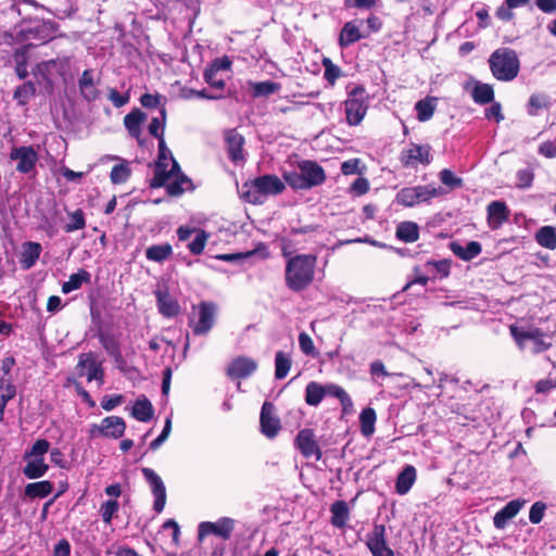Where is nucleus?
<instances>
[{"label":"nucleus","mask_w":556,"mask_h":556,"mask_svg":"<svg viewBox=\"0 0 556 556\" xmlns=\"http://www.w3.org/2000/svg\"><path fill=\"white\" fill-rule=\"evenodd\" d=\"M193 240L188 244V249L192 254L199 255L203 252L208 235L203 229H198Z\"/></svg>","instance_id":"3c124183"},{"label":"nucleus","mask_w":556,"mask_h":556,"mask_svg":"<svg viewBox=\"0 0 556 556\" xmlns=\"http://www.w3.org/2000/svg\"><path fill=\"white\" fill-rule=\"evenodd\" d=\"M323 65L325 67V73H324L325 78L331 85H333L336 83V80L340 77L341 70L337 65H334L331 62V60H329V59H324L323 60Z\"/></svg>","instance_id":"680f3d73"},{"label":"nucleus","mask_w":556,"mask_h":556,"mask_svg":"<svg viewBox=\"0 0 556 556\" xmlns=\"http://www.w3.org/2000/svg\"><path fill=\"white\" fill-rule=\"evenodd\" d=\"M489 66L493 77L500 81L514 80L520 71V60L515 50L498 48L489 58Z\"/></svg>","instance_id":"7ed1b4c3"},{"label":"nucleus","mask_w":556,"mask_h":556,"mask_svg":"<svg viewBox=\"0 0 556 556\" xmlns=\"http://www.w3.org/2000/svg\"><path fill=\"white\" fill-rule=\"evenodd\" d=\"M366 546L372 556H395L387 543V529L383 525L376 523L367 533Z\"/></svg>","instance_id":"2eb2a0df"},{"label":"nucleus","mask_w":556,"mask_h":556,"mask_svg":"<svg viewBox=\"0 0 556 556\" xmlns=\"http://www.w3.org/2000/svg\"><path fill=\"white\" fill-rule=\"evenodd\" d=\"M370 375L372 376V378H379V377H389V376H399V377H402L404 376L403 374L399 372V374H391L389 371H387L383 363L381 361H375L370 364Z\"/></svg>","instance_id":"338daca9"},{"label":"nucleus","mask_w":556,"mask_h":556,"mask_svg":"<svg viewBox=\"0 0 556 556\" xmlns=\"http://www.w3.org/2000/svg\"><path fill=\"white\" fill-rule=\"evenodd\" d=\"M53 491V484L48 480L28 483L25 486V495L30 498H43L50 495Z\"/></svg>","instance_id":"72a5a7b5"},{"label":"nucleus","mask_w":556,"mask_h":556,"mask_svg":"<svg viewBox=\"0 0 556 556\" xmlns=\"http://www.w3.org/2000/svg\"><path fill=\"white\" fill-rule=\"evenodd\" d=\"M331 523L337 528H343L349 520V507L344 501H337L331 505Z\"/></svg>","instance_id":"473e14b6"},{"label":"nucleus","mask_w":556,"mask_h":556,"mask_svg":"<svg viewBox=\"0 0 556 556\" xmlns=\"http://www.w3.org/2000/svg\"><path fill=\"white\" fill-rule=\"evenodd\" d=\"M78 88L84 99L93 101L98 98L92 70H85L78 79Z\"/></svg>","instance_id":"a878e982"},{"label":"nucleus","mask_w":556,"mask_h":556,"mask_svg":"<svg viewBox=\"0 0 556 556\" xmlns=\"http://www.w3.org/2000/svg\"><path fill=\"white\" fill-rule=\"evenodd\" d=\"M548 98L545 94L533 93L528 102V113L531 116L538 114L539 110L545 109L548 106Z\"/></svg>","instance_id":"603ef678"},{"label":"nucleus","mask_w":556,"mask_h":556,"mask_svg":"<svg viewBox=\"0 0 556 556\" xmlns=\"http://www.w3.org/2000/svg\"><path fill=\"white\" fill-rule=\"evenodd\" d=\"M56 64H58L56 60H49V61L41 62L36 65L35 70H34V75L36 77H41L43 80L49 81L50 80V78H49L50 71L52 68H54L56 66Z\"/></svg>","instance_id":"bf43d9fd"},{"label":"nucleus","mask_w":556,"mask_h":556,"mask_svg":"<svg viewBox=\"0 0 556 556\" xmlns=\"http://www.w3.org/2000/svg\"><path fill=\"white\" fill-rule=\"evenodd\" d=\"M286 182L296 190L311 189L325 182L326 174L324 168L313 161H302L298 169L283 174Z\"/></svg>","instance_id":"20e7f679"},{"label":"nucleus","mask_w":556,"mask_h":556,"mask_svg":"<svg viewBox=\"0 0 556 556\" xmlns=\"http://www.w3.org/2000/svg\"><path fill=\"white\" fill-rule=\"evenodd\" d=\"M538 152L539 154L543 155L546 159L556 157V141L548 140L542 142L539 146Z\"/></svg>","instance_id":"774afa93"},{"label":"nucleus","mask_w":556,"mask_h":556,"mask_svg":"<svg viewBox=\"0 0 556 556\" xmlns=\"http://www.w3.org/2000/svg\"><path fill=\"white\" fill-rule=\"evenodd\" d=\"M299 345H300L301 351L305 355L312 356V357L317 356L318 352L314 345V342H313L312 338L306 332H301L299 334Z\"/></svg>","instance_id":"6e6d98bb"},{"label":"nucleus","mask_w":556,"mask_h":556,"mask_svg":"<svg viewBox=\"0 0 556 556\" xmlns=\"http://www.w3.org/2000/svg\"><path fill=\"white\" fill-rule=\"evenodd\" d=\"M396 238L403 242L412 243L419 238V227L414 222H403L396 227Z\"/></svg>","instance_id":"2f4dec72"},{"label":"nucleus","mask_w":556,"mask_h":556,"mask_svg":"<svg viewBox=\"0 0 556 556\" xmlns=\"http://www.w3.org/2000/svg\"><path fill=\"white\" fill-rule=\"evenodd\" d=\"M257 368V363L245 356L235 358L227 368L229 377L235 379L247 378L252 375Z\"/></svg>","instance_id":"aec40b11"},{"label":"nucleus","mask_w":556,"mask_h":556,"mask_svg":"<svg viewBox=\"0 0 556 556\" xmlns=\"http://www.w3.org/2000/svg\"><path fill=\"white\" fill-rule=\"evenodd\" d=\"M70 222L64 226L66 232L80 230L86 226L85 214L81 210H75L68 213Z\"/></svg>","instance_id":"de8ad7c7"},{"label":"nucleus","mask_w":556,"mask_h":556,"mask_svg":"<svg viewBox=\"0 0 556 556\" xmlns=\"http://www.w3.org/2000/svg\"><path fill=\"white\" fill-rule=\"evenodd\" d=\"M453 253L463 261H471L481 253V244L477 241H470L466 245L453 242L451 244Z\"/></svg>","instance_id":"c85d7f7f"},{"label":"nucleus","mask_w":556,"mask_h":556,"mask_svg":"<svg viewBox=\"0 0 556 556\" xmlns=\"http://www.w3.org/2000/svg\"><path fill=\"white\" fill-rule=\"evenodd\" d=\"M440 180L451 189L460 188L463 186V179L455 176L452 170L446 168L440 172Z\"/></svg>","instance_id":"13d9d810"},{"label":"nucleus","mask_w":556,"mask_h":556,"mask_svg":"<svg viewBox=\"0 0 556 556\" xmlns=\"http://www.w3.org/2000/svg\"><path fill=\"white\" fill-rule=\"evenodd\" d=\"M425 271L431 275L433 278L440 276L441 278L450 275L451 264L446 260L441 261H428L424 264Z\"/></svg>","instance_id":"a19ab883"},{"label":"nucleus","mask_w":556,"mask_h":556,"mask_svg":"<svg viewBox=\"0 0 556 556\" xmlns=\"http://www.w3.org/2000/svg\"><path fill=\"white\" fill-rule=\"evenodd\" d=\"M14 60L16 62L15 73L20 79H25L28 76L26 54L23 51H16L14 53Z\"/></svg>","instance_id":"0e129e2a"},{"label":"nucleus","mask_w":556,"mask_h":556,"mask_svg":"<svg viewBox=\"0 0 556 556\" xmlns=\"http://www.w3.org/2000/svg\"><path fill=\"white\" fill-rule=\"evenodd\" d=\"M274 412L275 406L269 402H265L262 406L260 417L261 431L264 435L270 439L276 437L280 430V421L275 416Z\"/></svg>","instance_id":"6ab92c4d"},{"label":"nucleus","mask_w":556,"mask_h":556,"mask_svg":"<svg viewBox=\"0 0 556 556\" xmlns=\"http://www.w3.org/2000/svg\"><path fill=\"white\" fill-rule=\"evenodd\" d=\"M119 505L117 500H109L100 507V514L105 525H111L113 516L118 511Z\"/></svg>","instance_id":"864d4df0"},{"label":"nucleus","mask_w":556,"mask_h":556,"mask_svg":"<svg viewBox=\"0 0 556 556\" xmlns=\"http://www.w3.org/2000/svg\"><path fill=\"white\" fill-rule=\"evenodd\" d=\"M525 500H513L507 503L502 509H500L493 517L494 527L497 529H504L507 522L513 519L520 509L525 506Z\"/></svg>","instance_id":"4be33fe9"},{"label":"nucleus","mask_w":556,"mask_h":556,"mask_svg":"<svg viewBox=\"0 0 556 556\" xmlns=\"http://www.w3.org/2000/svg\"><path fill=\"white\" fill-rule=\"evenodd\" d=\"M89 279L90 274L85 269H80L78 273L71 275L70 279L63 283L62 292L70 293L74 290H77L84 282L89 281Z\"/></svg>","instance_id":"37998d69"},{"label":"nucleus","mask_w":556,"mask_h":556,"mask_svg":"<svg viewBox=\"0 0 556 556\" xmlns=\"http://www.w3.org/2000/svg\"><path fill=\"white\" fill-rule=\"evenodd\" d=\"M429 279H430V275L425 271L424 266L422 267L416 266V267H414L413 278L406 283V286L404 287V290H407L408 288H410V286H413L415 283L426 286L428 283Z\"/></svg>","instance_id":"052dcab7"},{"label":"nucleus","mask_w":556,"mask_h":556,"mask_svg":"<svg viewBox=\"0 0 556 556\" xmlns=\"http://www.w3.org/2000/svg\"><path fill=\"white\" fill-rule=\"evenodd\" d=\"M325 397L324 386L312 381L305 388V402L311 406H317Z\"/></svg>","instance_id":"ea45409f"},{"label":"nucleus","mask_w":556,"mask_h":556,"mask_svg":"<svg viewBox=\"0 0 556 556\" xmlns=\"http://www.w3.org/2000/svg\"><path fill=\"white\" fill-rule=\"evenodd\" d=\"M534 179L533 170L529 168L519 169L516 173V187L519 189H527L532 186Z\"/></svg>","instance_id":"5fc2aeb1"},{"label":"nucleus","mask_w":556,"mask_h":556,"mask_svg":"<svg viewBox=\"0 0 556 556\" xmlns=\"http://www.w3.org/2000/svg\"><path fill=\"white\" fill-rule=\"evenodd\" d=\"M363 36L355 22H346L339 35V45L342 48L349 47L362 39Z\"/></svg>","instance_id":"c756f323"},{"label":"nucleus","mask_w":556,"mask_h":556,"mask_svg":"<svg viewBox=\"0 0 556 556\" xmlns=\"http://www.w3.org/2000/svg\"><path fill=\"white\" fill-rule=\"evenodd\" d=\"M36 93V87L31 81L24 83L18 86L13 94L18 105H26Z\"/></svg>","instance_id":"c03bdc74"},{"label":"nucleus","mask_w":556,"mask_h":556,"mask_svg":"<svg viewBox=\"0 0 556 556\" xmlns=\"http://www.w3.org/2000/svg\"><path fill=\"white\" fill-rule=\"evenodd\" d=\"M10 160L16 162L18 173L29 174L36 168L39 155L33 146H21L12 148Z\"/></svg>","instance_id":"ddd939ff"},{"label":"nucleus","mask_w":556,"mask_h":556,"mask_svg":"<svg viewBox=\"0 0 556 556\" xmlns=\"http://www.w3.org/2000/svg\"><path fill=\"white\" fill-rule=\"evenodd\" d=\"M295 446L305 458H314L315 460L321 458V450L311 429H303L298 433Z\"/></svg>","instance_id":"f3484780"},{"label":"nucleus","mask_w":556,"mask_h":556,"mask_svg":"<svg viewBox=\"0 0 556 556\" xmlns=\"http://www.w3.org/2000/svg\"><path fill=\"white\" fill-rule=\"evenodd\" d=\"M250 86L254 97H265L280 90V85L271 80L251 83Z\"/></svg>","instance_id":"a18cd8bd"},{"label":"nucleus","mask_w":556,"mask_h":556,"mask_svg":"<svg viewBox=\"0 0 556 556\" xmlns=\"http://www.w3.org/2000/svg\"><path fill=\"white\" fill-rule=\"evenodd\" d=\"M473 101L478 104H486L493 101L494 90L491 85L476 81L471 91Z\"/></svg>","instance_id":"f704fd0d"},{"label":"nucleus","mask_w":556,"mask_h":556,"mask_svg":"<svg viewBox=\"0 0 556 556\" xmlns=\"http://www.w3.org/2000/svg\"><path fill=\"white\" fill-rule=\"evenodd\" d=\"M229 157L237 162L243 160L242 147L244 138L236 130H229L225 136Z\"/></svg>","instance_id":"393cba45"},{"label":"nucleus","mask_w":556,"mask_h":556,"mask_svg":"<svg viewBox=\"0 0 556 556\" xmlns=\"http://www.w3.org/2000/svg\"><path fill=\"white\" fill-rule=\"evenodd\" d=\"M445 194V191L433 185H419L414 187H404L395 195V201L402 206L413 207L421 203H428L433 198Z\"/></svg>","instance_id":"6e6552de"},{"label":"nucleus","mask_w":556,"mask_h":556,"mask_svg":"<svg viewBox=\"0 0 556 556\" xmlns=\"http://www.w3.org/2000/svg\"><path fill=\"white\" fill-rule=\"evenodd\" d=\"M142 475L151 486L154 495L153 508L156 513L164 509L166 503V489L161 477L151 468H142Z\"/></svg>","instance_id":"a211bd4d"},{"label":"nucleus","mask_w":556,"mask_h":556,"mask_svg":"<svg viewBox=\"0 0 556 556\" xmlns=\"http://www.w3.org/2000/svg\"><path fill=\"white\" fill-rule=\"evenodd\" d=\"M292 361L290 356L281 351L275 356V378L281 380L287 377L290 371Z\"/></svg>","instance_id":"79ce46f5"},{"label":"nucleus","mask_w":556,"mask_h":556,"mask_svg":"<svg viewBox=\"0 0 556 556\" xmlns=\"http://www.w3.org/2000/svg\"><path fill=\"white\" fill-rule=\"evenodd\" d=\"M417 479L416 468L412 465H406L404 469L397 475L395 481V491L399 495H405L409 492Z\"/></svg>","instance_id":"5701e85b"},{"label":"nucleus","mask_w":556,"mask_h":556,"mask_svg":"<svg viewBox=\"0 0 556 556\" xmlns=\"http://www.w3.org/2000/svg\"><path fill=\"white\" fill-rule=\"evenodd\" d=\"M147 115L139 109H135L124 117V125L129 135L136 139L140 138L141 124L146 121Z\"/></svg>","instance_id":"bb28decb"},{"label":"nucleus","mask_w":556,"mask_h":556,"mask_svg":"<svg viewBox=\"0 0 556 556\" xmlns=\"http://www.w3.org/2000/svg\"><path fill=\"white\" fill-rule=\"evenodd\" d=\"M99 340L104 350L116 361L122 357L119 345L113 336L101 332L99 334Z\"/></svg>","instance_id":"49530a36"},{"label":"nucleus","mask_w":556,"mask_h":556,"mask_svg":"<svg viewBox=\"0 0 556 556\" xmlns=\"http://www.w3.org/2000/svg\"><path fill=\"white\" fill-rule=\"evenodd\" d=\"M77 368L78 375L86 377L89 382L96 380L100 386L103 384L104 370L102 368V363L98 361L96 354L92 352L79 355Z\"/></svg>","instance_id":"4468645a"},{"label":"nucleus","mask_w":556,"mask_h":556,"mask_svg":"<svg viewBox=\"0 0 556 556\" xmlns=\"http://www.w3.org/2000/svg\"><path fill=\"white\" fill-rule=\"evenodd\" d=\"M157 306L162 315L173 317L178 314L179 305L167 293L156 292Z\"/></svg>","instance_id":"e433bc0d"},{"label":"nucleus","mask_w":556,"mask_h":556,"mask_svg":"<svg viewBox=\"0 0 556 556\" xmlns=\"http://www.w3.org/2000/svg\"><path fill=\"white\" fill-rule=\"evenodd\" d=\"M153 406L144 395L138 397L131 408V416L141 422L149 421L153 417Z\"/></svg>","instance_id":"cd10ccee"},{"label":"nucleus","mask_w":556,"mask_h":556,"mask_svg":"<svg viewBox=\"0 0 556 556\" xmlns=\"http://www.w3.org/2000/svg\"><path fill=\"white\" fill-rule=\"evenodd\" d=\"M215 313V305L208 302H202L198 306H193V314L189 320L193 333L198 336L207 333L214 325Z\"/></svg>","instance_id":"9d476101"},{"label":"nucleus","mask_w":556,"mask_h":556,"mask_svg":"<svg viewBox=\"0 0 556 556\" xmlns=\"http://www.w3.org/2000/svg\"><path fill=\"white\" fill-rule=\"evenodd\" d=\"M49 451L50 443L46 439H38L26 450L23 456L26 462L23 473L26 478L38 479L47 473L49 465L46 463V454Z\"/></svg>","instance_id":"0eeeda50"},{"label":"nucleus","mask_w":556,"mask_h":556,"mask_svg":"<svg viewBox=\"0 0 556 556\" xmlns=\"http://www.w3.org/2000/svg\"><path fill=\"white\" fill-rule=\"evenodd\" d=\"M510 334L520 350H529L533 354L548 350L552 344V336L540 328H521L515 325L509 327Z\"/></svg>","instance_id":"423d86ee"},{"label":"nucleus","mask_w":556,"mask_h":556,"mask_svg":"<svg viewBox=\"0 0 556 556\" xmlns=\"http://www.w3.org/2000/svg\"><path fill=\"white\" fill-rule=\"evenodd\" d=\"M42 248L38 242H25L22 247L20 263L24 269L31 268L39 260Z\"/></svg>","instance_id":"b1692460"},{"label":"nucleus","mask_w":556,"mask_h":556,"mask_svg":"<svg viewBox=\"0 0 556 556\" xmlns=\"http://www.w3.org/2000/svg\"><path fill=\"white\" fill-rule=\"evenodd\" d=\"M151 186L153 188L165 187L170 195H180L193 188L191 179L180 172L164 138L159 139V157Z\"/></svg>","instance_id":"f257e3e1"},{"label":"nucleus","mask_w":556,"mask_h":556,"mask_svg":"<svg viewBox=\"0 0 556 556\" xmlns=\"http://www.w3.org/2000/svg\"><path fill=\"white\" fill-rule=\"evenodd\" d=\"M535 240L542 248L556 249V231L552 226H543L535 233Z\"/></svg>","instance_id":"4c0bfd02"},{"label":"nucleus","mask_w":556,"mask_h":556,"mask_svg":"<svg viewBox=\"0 0 556 556\" xmlns=\"http://www.w3.org/2000/svg\"><path fill=\"white\" fill-rule=\"evenodd\" d=\"M242 189L248 202L261 204L266 197L281 193L285 190V184L276 175H264L245 182Z\"/></svg>","instance_id":"39448f33"},{"label":"nucleus","mask_w":556,"mask_h":556,"mask_svg":"<svg viewBox=\"0 0 556 556\" xmlns=\"http://www.w3.org/2000/svg\"><path fill=\"white\" fill-rule=\"evenodd\" d=\"M130 176V168L126 162L113 166L110 178L115 185L124 184Z\"/></svg>","instance_id":"09e8293b"},{"label":"nucleus","mask_w":556,"mask_h":556,"mask_svg":"<svg viewBox=\"0 0 556 556\" xmlns=\"http://www.w3.org/2000/svg\"><path fill=\"white\" fill-rule=\"evenodd\" d=\"M431 147L429 144L409 143L400 153V162L404 167L416 168L431 163Z\"/></svg>","instance_id":"f8f14e48"},{"label":"nucleus","mask_w":556,"mask_h":556,"mask_svg":"<svg viewBox=\"0 0 556 556\" xmlns=\"http://www.w3.org/2000/svg\"><path fill=\"white\" fill-rule=\"evenodd\" d=\"M173 254V248L169 243L154 244L146 250V257L149 261L162 263Z\"/></svg>","instance_id":"c9c22d12"},{"label":"nucleus","mask_w":556,"mask_h":556,"mask_svg":"<svg viewBox=\"0 0 556 556\" xmlns=\"http://www.w3.org/2000/svg\"><path fill=\"white\" fill-rule=\"evenodd\" d=\"M15 394L16 390L14 384L5 377H2L0 379V399L4 402H9L15 396Z\"/></svg>","instance_id":"e2e57ef3"},{"label":"nucleus","mask_w":556,"mask_h":556,"mask_svg":"<svg viewBox=\"0 0 556 556\" xmlns=\"http://www.w3.org/2000/svg\"><path fill=\"white\" fill-rule=\"evenodd\" d=\"M126 424L122 417L109 416L101 420L100 425H93L90 429L91 437H105L118 439L124 435Z\"/></svg>","instance_id":"dca6fc26"},{"label":"nucleus","mask_w":556,"mask_h":556,"mask_svg":"<svg viewBox=\"0 0 556 556\" xmlns=\"http://www.w3.org/2000/svg\"><path fill=\"white\" fill-rule=\"evenodd\" d=\"M376 412L371 407L364 408L359 415L361 431L365 437H370L375 431Z\"/></svg>","instance_id":"58836bf2"},{"label":"nucleus","mask_w":556,"mask_h":556,"mask_svg":"<svg viewBox=\"0 0 556 556\" xmlns=\"http://www.w3.org/2000/svg\"><path fill=\"white\" fill-rule=\"evenodd\" d=\"M346 123L350 126L359 125L367 114L368 96L362 86H355L348 92V98L343 102Z\"/></svg>","instance_id":"1a4fd4ad"},{"label":"nucleus","mask_w":556,"mask_h":556,"mask_svg":"<svg viewBox=\"0 0 556 556\" xmlns=\"http://www.w3.org/2000/svg\"><path fill=\"white\" fill-rule=\"evenodd\" d=\"M316 256L300 254L291 257L286 266V283L292 291L306 289L314 280Z\"/></svg>","instance_id":"f03ea898"},{"label":"nucleus","mask_w":556,"mask_h":556,"mask_svg":"<svg viewBox=\"0 0 556 556\" xmlns=\"http://www.w3.org/2000/svg\"><path fill=\"white\" fill-rule=\"evenodd\" d=\"M546 510V504L543 502H535L529 511L530 522L538 525L542 521Z\"/></svg>","instance_id":"69168bd1"},{"label":"nucleus","mask_w":556,"mask_h":556,"mask_svg":"<svg viewBox=\"0 0 556 556\" xmlns=\"http://www.w3.org/2000/svg\"><path fill=\"white\" fill-rule=\"evenodd\" d=\"M437 109V98L435 97H426L415 104V111L417 113V118L419 122L429 121Z\"/></svg>","instance_id":"7c9ffc66"},{"label":"nucleus","mask_w":556,"mask_h":556,"mask_svg":"<svg viewBox=\"0 0 556 556\" xmlns=\"http://www.w3.org/2000/svg\"><path fill=\"white\" fill-rule=\"evenodd\" d=\"M166 112L162 108L160 110V116L153 117L149 124V132L157 139L164 138V126H165Z\"/></svg>","instance_id":"8fccbe9b"},{"label":"nucleus","mask_w":556,"mask_h":556,"mask_svg":"<svg viewBox=\"0 0 556 556\" xmlns=\"http://www.w3.org/2000/svg\"><path fill=\"white\" fill-rule=\"evenodd\" d=\"M236 528V520L230 517H222L217 521H202L198 526V540L203 541L208 535H215L228 541Z\"/></svg>","instance_id":"9b49d317"},{"label":"nucleus","mask_w":556,"mask_h":556,"mask_svg":"<svg viewBox=\"0 0 556 556\" xmlns=\"http://www.w3.org/2000/svg\"><path fill=\"white\" fill-rule=\"evenodd\" d=\"M486 212L488 225L493 230L501 228L510 214L506 203L503 201L491 202L486 207Z\"/></svg>","instance_id":"412c9836"},{"label":"nucleus","mask_w":556,"mask_h":556,"mask_svg":"<svg viewBox=\"0 0 556 556\" xmlns=\"http://www.w3.org/2000/svg\"><path fill=\"white\" fill-rule=\"evenodd\" d=\"M204 80L217 90H223L225 87V80L220 73H216L208 67L204 71Z\"/></svg>","instance_id":"4d7b16f0"}]
</instances>
